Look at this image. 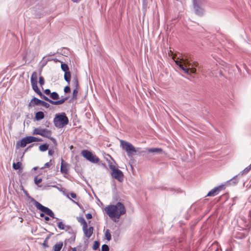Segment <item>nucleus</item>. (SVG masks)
<instances>
[{
	"instance_id": "obj_1",
	"label": "nucleus",
	"mask_w": 251,
	"mask_h": 251,
	"mask_svg": "<svg viewBox=\"0 0 251 251\" xmlns=\"http://www.w3.org/2000/svg\"><path fill=\"white\" fill-rule=\"evenodd\" d=\"M105 211L108 216L115 222H118L121 216L126 213L125 205L118 202L116 204H110L105 207Z\"/></svg>"
},
{
	"instance_id": "obj_2",
	"label": "nucleus",
	"mask_w": 251,
	"mask_h": 251,
	"mask_svg": "<svg viewBox=\"0 0 251 251\" xmlns=\"http://www.w3.org/2000/svg\"><path fill=\"white\" fill-rule=\"evenodd\" d=\"M176 64L178 65L179 68L187 74H195L196 72L195 67L198 66V63L194 62L192 66L191 67V64L188 59L184 57L179 56L176 60H175Z\"/></svg>"
},
{
	"instance_id": "obj_3",
	"label": "nucleus",
	"mask_w": 251,
	"mask_h": 251,
	"mask_svg": "<svg viewBox=\"0 0 251 251\" xmlns=\"http://www.w3.org/2000/svg\"><path fill=\"white\" fill-rule=\"evenodd\" d=\"M53 123L56 127L62 128L68 124L69 120L65 113L63 112L55 115Z\"/></svg>"
},
{
	"instance_id": "obj_4",
	"label": "nucleus",
	"mask_w": 251,
	"mask_h": 251,
	"mask_svg": "<svg viewBox=\"0 0 251 251\" xmlns=\"http://www.w3.org/2000/svg\"><path fill=\"white\" fill-rule=\"evenodd\" d=\"M121 145L122 148L126 151L128 156H132L136 152L134 146L128 142L121 140Z\"/></svg>"
},
{
	"instance_id": "obj_5",
	"label": "nucleus",
	"mask_w": 251,
	"mask_h": 251,
	"mask_svg": "<svg viewBox=\"0 0 251 251\" xmlns=\"http://www.w3.org/2000/svg\"><path fill=\"white\" fill-rule=\"evenodd\" d=\"M34 204L38 209L40 210L45 214L52 218H55L56 220H58L57 218H55L54 217V214L53 212L48 207L42 205L40 203L35 200H34Z\"/></svg>"
},
{
	"instance_id": "obj_6",
	"label": "nucleus",
	"mask_w": 251,
	"mask_h": 251,
	"mask_svg": "<svg viewBox=\"0 0 251 251\" xmlns=\"http://www.w3.org/2000/svg\"><path fill=\"white\" fill-rule=\"evenodd\" d=\"M81 154L84 158L91 163H97L99 161V159L98 157L88 150H82L81 151Z\"/></svg>"
},
{
	"instance_id": "obj_7",
	"label": "nucleus",
	"mask_w": 251,
	"mask_h": 251,
	"mask_svg": "<svg viewBox=\"0 0 251 251\" xmlns=\"http://www.w3.org/2000/svg\"><path fill=\"white\" fill-rule=\"evenodd\" d=\"M37 79L38 75L37 72H33L30 78L32 88L35 93H36L39 95H41L42 92L40 91L37 86Z\"/></svg>"
},
{
	"instance_id": "obj_8",
	"label": "nucleus",
	"mask_w": 251,
	"mask_h": 251,
	"mask_svg": "<svg viewBox=\"0 0 251 251\" xmlns=\"http://www.w3.org/2000/svg\"><path fill=\"white\" fill-rule=\"evenodd\" d=\"M33 134L40 135L44 137L50 138V136L51 135V132L50 130L47 129L36 128L34 129Z\"/></svg>"
},
{
	"instance_id": "obj_9",
	"label": "nucleus",
	"mask_w": 251,
	"mask_h": 251,
	"mask_svg": "<svg viewBox=\"0 0 251 251\" xmlns=\"http://www.w3.org/2000/svg\"><path fill=\"white\" fill-rule=\"evenodd\" d=\"M111 176L113 178L120 182L123 181L124 179V174L123 172L118 169L113 170V172H111Z\"/></svg>"
},
{
	"instance_id": "obj_10",
	"label": "nucleus",
	"mask_w": 251,
	"mask_h": 251,
	"mask_svg": "<svg viewBox=\"0 0 251 251\" xmlns=\"http://www.w3.org/2000/svg\"><path fill=\"white\" fill-rule=\"evenodd\" d=\"M69 165L66 162H65L63 159H61L60 172L61 173L67 175L68 173Z\"/></svg>"
},
{
	"instance_id": "obj_11",
	"label": "nucleus",
	"mask_w": 251,
	"mask_h": 251,
	"mask_svg": "<svg viewBox=\"0 0 251 251\" xmlns=\"http://www.w3.org/2000/svg\"><path fill=\"white\" fill-rule=\"evenodd\" d=\"M83 231L85 236L89 238L93 234L94 228L92 226H90L88 228V226L82 227Z\"/></svg>"
},
{
	"instance_id": "obj_12",
	"label": "nucleus",
	"mask_w": 251,
	"mask_h": 251,
	"mask_svg": "<svg viewBox=\"0 0 251 251\" xmlns=\"http://www.w3.org/2000/svg\"><path fill=\"white\" fill-rule=\"evenodd\" d=\"M224 188V186L221 185L218 187H216L214 189H212L210 191L207 195V196H215L218 195L219 192L222 190V188Z\"/></svg>"
},
{
	"instance_id": "obj_13",
	"label": "nucleus",
	"mask_w": 251,
	"mask_h": 251,
	"mask_svg": "<svg viewBox=\"0 0 251 251\" xmlns=\"http://www.w3.org/2000/svg\"><path fill=\"white\" fill-rule=\"evenodd\" d=\"M203 5H193L195 13L198 16H202L204 13V10L202 7Z\"/></svg>"
},
{
	"instance_id": "obj_14",
	"label": "nucleus",
	"mask_w": 251,
	"mask_h": 251,
	"mask_svg": "<svg viewBox=\"0 0 251 251\" xmlns=\"http://www.w3.org/2000/svg\"><path fill=\"white\" fill-rule=\"evenodd\" d=\"M66 227H67V229L70 230L69 231V232L70 233H71L72 235L69 239L65 240V243L66 244L67 242L74 243L75 242V234L73 231V230L70 226H66Z\"/></svg>"
},
{
	"instance_id": "obj_15",
	"label": "nucleus",
	"mask_w": 251,
	"mask_h": 251,
	"mask_svg": "<svg viewBox=\"0 0 251 251\" xmlns=\"http://www.w3.org/2000/svg\"><path fill=\"white\" fill-rule=\"evenodd\" d=\"M27 144H28L27 140L24 137L17 142L16 147L17 149H18L19 147L24 148Z\"/></svg>"
},
{
	"instance_id": "obj_16",
	"label": "nucleus",
	"mask_w": 251,
	"mask_h": 251,
	"mask_svg": "<svg viewBox=\"0 0 251 251\" xmlns=\"http://www.w3.org/2000/svg\"><path fill=\"white\" fill-rule=\"evenodd\" d=\"M41 100L37 98H33L28 104V106H34L35 105H40Z\"/></svg>"
},
{
	"instance_id": "obj_17",
	"label": "nucleus",
	"mask_w": 251,
	"mask_h": 251,
	"mask_svg": "<svg viewBox=\"0 0 251 251\" xmlns=\"http://www.w3.org/2000/svg\"><path fill=\"white\" fill-rule=\"evenodd\" d=\"M150 152L161 153L163 152V150L161 148H148L147 149Z\"/></svg>"
},
{
	"instance_id": "obj_18",
	"label": "nucleus",
	"mask_w": 251,
	"mask_h": 251,
	"mask_svg": "<svg viewBox=\"0 0 251 251\" xmlns=\"http://www.w3.org/2000/svg\"><path fill=\"white\" fill-rule=\"evenodd\" d=\"M44 113L42 111L37 112L35 114V119L37 121L44 119Z\"/></svg>"
},
{
	"instance_id": "obj_19",
	"label": "nucleus",
	"mask_w": 251,
	"mask_h": 251,
	"mask_svg": "<svg viewBox=\"0 0 251 251\" xmlns=\"http://www.w3.org/2000/svg\"><path fill=\"white\" fill-rule=\"evenodd\" d=\"M77 220L82 226V227L87 226V224L83 217H77Z\"/></svg>"
},
{
	"instance_id": "obj_20",
	"label": "nucleus",
	"mask_w": 251,
	"mask_h": 251,
	"mask_svg": "<svg viewBox=\"0 0 251 251\" xmlns=\"http://www.w3.org/2000/svg\"><path fill=\"white\" fill-rule=\"evenodd\" d=\"M63 244L62 242H60L57 243L53 246V251H60L63 247Z\"/></svg>"
},
{
	"instance_id": "obj_21",
	"label": "nucleus",
	"mask_w": 251,
	"mask_h": 251,
	"mask_svg": "<svg viewBox=\"0 0 251 251\" xmlns=\"http://www.w3.org/2000/svg\"><path fill=\"white\" fill-rule=\"evenodd\" d=\"M205 2V0H193V5H203Z\"/></svg>"
},
{
	"instance_id": "obj_22",
	"label": "nucleus",
	"mask_w": 251,
	"mask_h": 251,
	"mask_svg": "<svg viewBox=\"0 0 251 251\" xmlns=\"http://www.w3.org/2000/svg\"><path fill=\"white\" fill-rule=\"evenodd\" d=\"M64 79L68 84H70L71 80V73L70 71L64 72Z\"/></svg>"
},
{
	"instance_id": "obj_23",
	"label": "nucleus",
	"mask_w": 251,
	"mask_h": 251,
	"mask_svg": "<svg viewBox=\"0 0 251 251\" xmlns=\"http://www.w3.org/2000/svg\"><path fill=\"white\" fill-rule=\"evenodd\" d=\"M238 175L234 176L230 180H229L228 182L230 184L235 185L238 182L237 177Z\"/></svg>"
},
{
	"instance_id": "obj_24",
	"label": "nucleus",
	"mask_w": 251,
	"mask_h": 251,
	"mask_svg": "<svg viewBox=\"0 0 251 251\" xmlns=\"http://www.w3.org/2000/svg\"><path fill=\"white\" fill-rule=\"evenodd\" d=\"M48 148L49 145L47 144H44L40 145L39 149L41 151H45L48 149Z\"/></svg>"
},
{
	"instance_id": "obj_25",
	"label": "nucleus",
	"mask_w": 251,
	"mask_h": 251,
	"mask_svg": "<svg viewBox=\"0 0 251 251\" xmlns=\"http://www.w3.org/2000/svg\"><path fill=\"white\" fill-rule=\"evenodd\" d=\"M251 169V164L249 166H248L247 167H246L243 171H242V172H241L238 175L240 176V175H245V174H246L247 173H248L249 171Z\"/></svg>"
},
{
	"instance_id": "obj_26",
	"label": "nucleus",
	"mask_w": 251,
	"mask_h": 251,
	"mask_svg": "<svg viewBox=\"0 0 251 251\" xmlns=\"http://www.w3.org/2000/svg\"><path fill=\"white\" fill-rule=\"evenodd\" d=\"M50 97L52 100H58L59 98L58 94H57V93L55 92L51 93L50 95Z\"/></svg>"
},
{
	"instance_id": "obj_27",
	"label": "nucleus",
	"mask_w": 251,
	"mask_h": 251,
	"mask_svg": "<svg viewBox=\"0 0 251 251\" xmlns=\"http://www.w3.org/2000/svg\"><path fill=\"white\" fill-rule=\"evenodd\" d=\"M22 165V163L20 162H18L17 163H13V168L14 170H17L21 168Z\"/></svg>"
},
{
	"instance_id": "obj_28",
	"label": "nucleus",
	"mask_w": 251,
	"mask_h": 251,
	"mask_svg": "<svg viewBox=\"0 0 251 251\" xmlns=\"http://www.w3.org/2000/svg\"><path fill=\"white\" fill-rule=\"evenodd\" d=\"M105 236L108 241L111 239V235L109 229H106L105 232Z\"/></svg>"
},
{
	"instance_id": "obj_29",
	"label": "nucleus",
	"mask_w": 251,
	"mask_h": 251,
	"mask_svg": "<svg viewBox=\"0 0 251 251\" xmlns=\"http://www.w3.org/2000/svg\"><path fill=\"white\" fill-rule=\"evenodd\" d=\"M61 68L62 71L64 72L69 71L68 65L65 63H62L61 65Z\"/></svg>"
},
{
	"instance_id": "obj_30",
	"label": "nucleus",
	"mask_w": 251,
	"mask_h": 251,
	"mask_svg": "<svg viewBox=\"0 0 251 251\" xmlns=\"http://www.w3.org/2000/svg\"><path fill=\"white\" fill-rule=\"evenodd\" d=\"M100 247V243L99 241H95L94 242L93 245V249L94 250H97Z\"/></svg>"
},
{
	"instance_id": "obj_31",
	"label": "nucleus",
	"mask_w": 251,
	"mask_h": 251,
	"mask_svg": "<svg viewBox=\"0 0 251 251\" xmlns=\"http://www.w3.org/2000/svg\"><path fill=\"white\" fill-rule=\"evenodd\" d=\"M40 105H42L43 106H44L47 108H49L50 106V105L49 103H48L43 100H41V101H40Z\"/></svg>"
},
{
	"instance_id": "obj_32",
	"label": "nucleus",
	"mask_w": 251,
	"mask_h": 251,
	"mask_svg": "<svg viewBox=\"0 0 251 251\" xmlns=\"http://www.w3.org/2000/svg\"><path fill=\"white\" fill-rule=\"evenodd\" d=\"M25 138L27 140L28 144L34 142V138H33V136H26Z\"/></svg>"
},
{
	"instance_id": "obj_33",
	"label": "nucleus",
	"mask_w": 251,
	"mask_h": 251,
	"mask_svg": "<svg viewBox=\"0 0 251 251\" xmlns=\"http://www.w3.org/2000/svg\"><path fill=\"white\" fill-rule=\"evenodd\" d=\"M34 183H35L36 185H39V184L40 182H42V178H38L37 176H35V177H34Z\"/></svg>"
},
{
	"instance_id": "obj_34",
	"label": "nucleus",
	"mask_w": 251,
	"mask_h": 251,
	"mask_svg": "<svg viewBox=\"0 0 251 251\" xmlns=\"http://www.w3.org/2000/svg\"><path fill=\"white\" fill-rule=\"evenodd\" d=\"M73 82L74 83V87L75 88H77L78 89V81L76 78H74L73 80Z\"/></svg>"
},
{
	"instance_id": "obj_35",
	"label": "nucleus",
	"mask_w": 251,
	"mask_h": 251,
	"mask_svg": "<svg viewBox=\"0 0 251 251\" xmlns=\"http://www.w3.org/2000/svg\"><path fill=\"white\" fill-rule=\"evenodd\" d=\"M78 89L77 88H75L73 91V98L75 99L76 98Z\"/></svg>"
},
{
	"instance_id": "obj_36",
	"label": "nucleus",
	"mask_w": 251,
	"mask_h": 251,
	"mask_svg": "<svg viewBox=\"0 0 251 251\" xmlns=\"http://www.w3.org/2000/svg\"><path fill=\"white\" fill-rule=\"evenodd\" d=\"M109 248L108 245L104 244L101 247V251H109Z\"/></svg>"
},
{
	"instance_id": "obj_37",
	"label": "nucleus",
	"mask_w": 251,
	"mask_h": 251,
	"mask_svg": "<svg viewBox=\"0 0 251 251\" xmlns=\"http://www.w3.org/2000/svg\"><path fill=\"white\" fill-rule=\"evenodd\" d=\"M41 99L49 102L50 103V101H51V100L48 97H46V96L43 95L42 93L41 95H39Z\"/></svg>"
},
{
	"instance_id": "obj_38",
	"label": "nucleus",
	"mask_w": 251,
	"mask_h": 251,
	"mask_svg": "<svg viewBox=\"0 0 251 251\" xmlns=\"http://www.w3.org/2000/svg\"><path fill=\"white\" fill-rule=\"evenodd\" d=\"M39 83L41 87L45 83V80L44 78L42 76L39 77Z\"/></svg>"
},
{
	"instance_id": "obj_39",
	"label": "nucleus",
	"mask_w": 251,
	"mask_h": 251,
	"mask_svg": "<svg viewBox=\"0 0 251 251\" xmlns=\"http://www.w3.org/2000/svg\"><path fill=\"white\" fill-rule=\"evenodd\" d=\"M58 227L60 229H64L65 227L67 228V227L64 226L62 222L58 223Z\"/></svg>"
},
{
	"instance_id": "obj_40",
	"label": "nucleus",
	"mask_w": 251,
	"mask_h": 251,
	"mask_svg": "<svg viewBox=\"0 0 251 251\" xmlns=\"http://www.w3.org/2000/svg\"><path fill=\"white\" fill-rule=\"evenodd\" d=\"M68 97H66L59 100L60 104H61L63 103L66 100H67L68 99Z\"/></svg>"
},
{
	"instance_id": "obj_41",
	"label": "nucleus",
	"mask_w": 251,
	"mask_h": 251,
	"mask_svg": "<svg viewBox=\"0 0 251 251\" xmlns=\"http://www.w3.org/2000/svg\"><path fill=\"white\" fill-rule=\"evenodd\" d=\"M64 91L65 93H67L70 92V88L69 86H66L64 89Z\"/></svg>"
},
{
	"instance_id": "obj_42",
	"label": "nucleus",
	"mask_w": 251,
	"mask_h": 251,
	"mask_svg": "<svg viewBox=\"0 0 251 251\" xmlns=\"http://www.w3.org/2000/svg\"><path fill=\"white\" fill-rule=\"evenodd\" d=\"M50 103L51 104H53V105H59V104H60V103H59V100H56V101H53V100H51V101H50Z\"/></svg>"
},
{
	"instance_id": "obj_43",
	"label": "nucleus",
	"mask_w": 251,
	"mask_h": 251,
	"mask_svg": "<svg viewBox=\"0 0 251 251\" xmlns=\"http://www.w3.org/2000/svg\"><path fill=\"white\" fill-rule=\"evenodd\" d=\"M34 145H37V144H32V145L29 146L28 147H27L25 149V151L26 152L27 151L29 150Z\"/></svg>"
},
{
	"instance_id": "obj_44",
	"label": "nucleus",
	"mask_w": 251,
	"mask_h": 251,
	"mask_svg": "<svg viewBox=\"0 0 251 251\" xmlns=\"http://www.w3.org/2000/svg\"><path fill=\"white\" fill-rule=\"evenodd\" d=\"M54 153V151L53 150H49L48 151V154L49 156H52Z\"/></svg>"
},
{
	"instance_id": "obj_45",
	"label": "nucleus",
	"mask_w": 251,
	"mask_h": 251,
	"mask_svg": "<svg viewBox=\"0 0 251 251\" xmlns=\"http://www.w3.org/2000/svg\"><path fill=\"white\" fill-rule=\"evenodd\" d=\"M50 162H51V160H50L49 162L45 163V165H44V167L42 168V169H43L44 168H46V167H50V165H51Z\"/></svg>"
},
{
	"instance_id": "obj_46",
	"label": "nucleus",
	"mask_w": 251,
	"mask_h": 251,
	"mask_svg": "<svg viewBox=\"0 0 251 251\" xmlns=\"http://www.w3.org/2000/svg\"><path fill=\"white\" fill-rule=\"evenodd\" d=\"M49 139H50V140H51L52 141V142L53 143V144L56 146L57 145V142L56 141V140L53 138V137H51V136H50V138H48Z\"/></svg>"
},
{
	"instance_id": "obj_47",
	"label": "nucleus",
	"mask_w": 251,
	"mask_h": 251,
	"mask_svg": "<svg viewBox=\"0 0 251 251\" xmlns=\"http://www.w3.org/2000/svg\"><path fill=\"white\" fill-rule=\"evenodd\" d=\"M33 138H34V142L42 141V139L41 138H37L36 137H33Z\"/></svg>"
},
{
	"instance_id": "obj_48",
	"label": "nucleus",
	"mask_w": 251,
	"mask_h": 251,
	"mask_svg": "<svg viewBox=\"0 0 251 251\" xmlns=\"http://www.w3.org/2000/svg\"><path fill=\"white\" fill-rule=\"evenodd\" d=\"M109 168L110 169V170H111L112 172H113V170H117V169H116L115 166L112 164H110L109 165Z\"/></svg>"
},
{
	"instance_id": "obj_49",
	"label": "nucleus",
	"mask_w": 251,
	"mask_h": 251,
	"mask_svg": "<svg viewBox=\"0 0 251 251\" xmlns=\"http://www.w3.org/2000/svg\"><path fill=\"white\" fill-rule=\"evenodd\" d=\"M86 218L87 219H91L92 218V215L90 213H88L86 215Z\"/></svg>"
},
{
	"instance_id": "obj_50",
	"label": "nucleus",
	"mask_w": 251,
	"mask_h": 251,
	"mask_svg": "<svg viewBox=\"0 0 251 251\" xmlns=\"http://www.w3.org/2000/svg\"><path fill=\"white\" fill-rule=\"evenodd\" d=\"M70 195L72 198L75 199L76 198V195L74 193H71Z\"/></svg>"
},
{
	"instance_id": "obj_51",
	"label": "nucleus",
	"mask_w": 251,
	"mask_h": 251,
	"mask_svg": "<svg viewBox=\"0 0 251 251\" xmlns=\"http://www.w3.org/2000/svg\"><path fill=\"white\" fill-rule=\"evenodd\" d=\"M44 93L46 94V95H49L50 94V89H46L45 91H44Z\"/></svg>"
},
{
	"instance_id": "obj_52",
	"label": "nucleus",
	"mask_w": 251,
	"mask_h": 251,
	"mask_svg": "<svg viewBox=\"0 0 251 251\" xmlns=\"http://www.w3.org/2000/svg\"><path fill=\"white\" fill-rule=\"evenodd\" d=\"M45 220L46 221H48L50 220V218L48 216H46L45 217Z\"/></svg>"
},
{
	"instance_id": "obj_53",
	"label": "nucleus",
	"mask_w": 251,
	"mask_h": 251,
	"mask_svg": "<svg viewBox=\"0 0 251 251\" xmlns=\"http://www.w3.org/2000/svg\"><path fill=\"white\" fill-rule=\"evenodd\" d=\"M44 216H45V215H44V213H42L40 214V217H44Z\"/></svg>"
},
{
	"instance_id": "obj_54",
	"label": "nucleus",
	"mask_w": 251,
	"mask_h": 251,
	"mask_svg": "<svg viewBox=\"0 0 251 251\" xmlns=\"http://www.w3.org/2000/svg\"><path fill=\"white\" fill-rule=\"evenodd\" d=\"M71 251H77L76 248H74L72 249V250Z\"/></svg>"
},
{
	"instance_id": "obj_55",
	"label": "nucleus",
	"mask_w": 251,
	"mask_h": 251,
	"mask_svg": "<svg viewBox=\"0 0 251 251\" xmlns=\"http://www.w3.org/2000/svg\"><path fill=\"white\" fill-rule=\"evenodd\" d=\"M226 251H232L230 249H227Z\"/></svg>"
},
{
	"instance_id": "obj_56",
	"label": "nucleus",
	"mask_w": 251,
	"mask_h": 251,
	"mask_svg": "<svg viewBox=\"0 0 251 251\" xmlns=\"http://www.w3.org/2000/svg\"><path fill=\"white\" fill-rule=\"evenodd\" d=\"M33 169H34V170H36L37 169V167H34V168H33Z\"/></svg>"
},
{
	"instance_id": "obj_57",
	"label": "nucleus",
	"mask_w": 251,
	"mask_h": 251,
	"mask_svg": "<svg viewBox=\"0 0 251 251\" xmlns=\"http://www.w3.org/2000/svg\"><path fill=\"white\" fill-rule=\"evenodd\" d=\"M43 244H44V245L45 246H46V247H48V246H47V245H46V244H45V243H44Z\"/></svg>"
},
{
	"instance_id": "obj_58",
	"label": "nucleus",
	"mask_w": 251,
	"mask_h": 251,
	"mask_svg": "<svg viewBox=\"0 0 251 251\" xmlns=\"http://www.w3.org/2000/svg\"><path fill=\"white\" fill-rule=\"evenodd\" d=\"M43 244H44V245L45 246H46V247H48V246H47V245H46V244H45V243H44Z\"/></svg>"
}]
</instances>
